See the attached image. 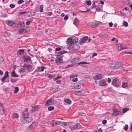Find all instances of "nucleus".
<instances>
[{
    "label": "nucleus",
    "instance_id": "nucleus-1",
    "mask_svg": "<svg viewBox=\"0 0 132 132\" xmlns=\"http://www.w3.org/2000/svg\"><path fill=\"white\" fill-rule=\"evenodd\" d=\"M102 22L100 21H95L94 22H90L88 23V25L93 28L98 26Z\"/></svg>",
    "mask_w": 132,
    "mask_h": 132
},
{
    "label": "nucleus",
    "instance_id": "nucleus-2",
    "mask_svg": "<svg viewBox=\"0 0 132 132\" xmlns=\"http://www.w3.org/2000/svg\"><path fill=\"white\" fill-rule=\"evenodd\" d=\"M117 50L119 51H121L122 50L127 48V46L123 44H117Z\"/></svg>",
    "mask_w": 132,
    "mask_h": 132
},
{
    "label": "nucleus",
    "instance_id": "nucleus-3",
    "mask_svg": "<svg viewBox=\"0 0 132 132\" xmlns=\"http://www.w3.org/2000/svg\"><path fill=\"white\" fill-rule=\"evenodd\" d=\"M112 85L116 87H118L119 86V81L117 78L114 79L112 81Z\"/></svg>",
    "mask_w": 132,
    "mask_h": 132
},
{
    "label": "nucleus",
    "instance_id": "nucleus-4",
    "mask_svg": "<svg viewBox=\"0 0 132 132\" xmlns=\"http://www.w3.org/2000/svg\"><path fill=\"white\" fill-rule=\"evenodd\" d=\"M53 104V100L52 98H50L48 100L45 104V105L47 106H49L52 105Z\"/></svg>",
    "mask_w": 132,
    "mask_h": 132
},
{
    "label": "nucleus",
    "instance_id": "nucleus-5",
    "mask_svg": "<svg viewBox=\"0 0 132 132\" xmlns=\"http://www.w3.org/2000/svg\"><path fill=\"white\" fill-rule=\"evenodd\" d=\"M21 66L23 67H25V69L28 70L31 69L32 68V66L29 64H24V65H21Z\"/></svg>",
    "mask_w": 132,
    "mask_h": 132
},
{
    "label": "nucleus",
    "instance_id": "nucleus-6",
    "mask_svg": "<svg viewBox=\"0 0 132 132\" xmlns=\"http://www.w3.org/2000/svg\"><path fill=\"white\" fill-rule=\"evenodd\" d=\"M88 39V37L87 36H85L84 37L82 38L81 39L79 42L80 44H82V43H84Z\"/></svg>",
    "mask_w": 132,
    "mask_h": 132
},
{
    "label": "nucleus",
    "instance_id": "nucleus-7",
    "mask_svg": "<svg viewBox=\"0 0 132 132\" xmlns=\"http://www.w3.org/2000/svg\"><path fill=\"white\" fill-rule=\"evenodd\" d=\"M113 112L112 114V116H116L119 114H120L121 112L116 110H113Z\"/></svg>",
    "mask_w": 132,
    "mask_h": 132
},
{
    "label": "nucleus",
    "instance_id": "nucleus-8",
    "mask_svg": "<svg viewBox=\"0 0 132 132\" xmlns=\"http://www.w3.org/2000/svg\"><path fill=\"white\" fill-rule=\"evenodd\" d=\"M81 87V84L79 82L76 83L73 86L74 88L75 89H79Z\"/></svg>",
    "mask_w": 132,
    "mask_h": 132
},
{
    "label": "nucleus",
    "instance_id": "nucleus-9",
    "mask_svg": "<svg viewBox=\"0 0 132 132\" xmlns=\"http://www.w3.org/2000/svg\"><path fill=\"white\" fill-rule=\"evenodd\" d=\"M103 77L101 75L98 74L97 75L93 77L94 79L95 80H99L102 78Z\"/></svg>",
    "mask_w": 132,
    "mask_h": 132
},
{
    "label": "nucleus",
    "instance_id": "nucleus-10",
    "mask_svg": "<svg viewBox=\"0 0 132 132\" xmlns=\"http://www.w3.org/2000/svg\"><path fill=\"white\" fill-rule=\"evenodd\" d=\"M116 62L114 61H113L112 63H110L109 65V67L110 68L115 69Z\"/></svg>",
    "mask_w": 132,
    "mask_h": 132
},
{
    "label": "nucleus",
    "instance_id": "nucleus-11",
    "mask_svg": "<svg viewBox=\"0 0 132 132\" xmlns=\"http://www.w3.org/2000/svg\"><path fill=\"white\" fill-rule=\"evenodd\" d=\"M24 61L25 62H28L29 61L31 60V59L28 56H24L23 57Z\"/></svg>",
    "mask_w": 132,
    "mask_h": 132
},
{
    "label": "nucleus",
    "instance_id": "nucleus-12",
    "mask_svg": "<svg viewBox=\"0 0 132 132\" xmlns=\"http://www.w3.org/2000/svg\"><path fill=\"white\" fill-rule=\"evenodd\" d=\"M39 108V105H36L32 108V112H34L38 111Z\"/></svg>",
    "mask_w": 132,
    "mask_h": 132
},
{
    "label": "nucleus",
    "instance_id": "nucleus-13",
    "mask_svg": "<svg viewBox=\"0 0 132 132\" xmlns=\"http://www.w3.org/2000/svg\"><path fill=\"white\" fill-rule=\"evenodd\" d=\"M105 82L106 81L105 80H102L99 82V84L101 86H105L106 85Z\"/></svg>",
    "mask_w": 132,
    "mask_h": 132
},
{
    "label": "nucleus",
    "instance_id": "nucleus-14",
    "mask_svg": "<svg viewBox=\"0 0 132 132\" xmlns=\"http://www.w3.org/2000/svg\"><path fill=\"white\" fill-rule=\"evenodd\" d=\"M6 23L8 25L10 26H11L14 24V21L10 20H7L6 21Z\"/></svg>",
    "mask_w": 132,
    "mask_h": 132
},
{
    "label": "nucleus",
    "instance_id": "nucleus-15",
    "mask_svg": "<svg viewBox=\"0 0 132 132\" xmlns=\"http://www.w3.org/2000/svg\"><path fill=\"white\" fill-rule=\"evenodd\" d=\"M9 72L8 71L6 72L4 74V75L2 79V81H4L5 79L9 76Z\"/></svg>",
    "mask_w": 132,
    "mask_h": 132
},
{
    "label": "nucleus",
    "instance_id": "nucleus-16",
    "mask_svg": "<svg viewBox=\"0 0 132 132\" xmlns=\"http://www.w3.org/2000/svg\"><path fill=\"white\" fill-rule=\"evenodd\" d=\"M81 126L79 123H77L75 125L73 126V129H77L80 128H81Z\"/></svg>",
    "mask_w": 132,
    "mask_h": 132
},
{
    "label": "nucleus",
    "instance_id": "nucleus-17",
    "mask_svg": "<svg viewBox=\"0 0 132 132\" xmlns=\"http://www.w3.org/2000/svg\"><path fill=\"white\" fill-rule=\"evenodd\" d=\"M22 115L24 119L27 118L29 116V114L28 112H24L22 113Z\"/></svg>",
    "mask_w": 132,
    "mask_h": 132
},
{
    "label": "nucleus",
    "instance_id": "nucleus-18",
    "mask_svg": "<svg viewBox=\"0 0 132 132\" xmlns=\"http://www.w3.org/2000/svg\"><path fill=\"white\" fill-rule=\"evenodd\" d=\"M80 60V58L78 57H76L71 60V62H76Z\"/></svg>",
    "mask_w": 132,
    "mask_h": 132
},
{
    "label": "nucleus",
    "instance_id": "nucleus-19",
    "mask_svg": "<svg viewBox=\"0 0 132 132\" xmlns=\"http://www.w3.org/2000/svg\"><path fill=\"white\" fill-rule=\"evenodd\" d=\"M26 29L24 28H23L19 30L18 33L20 34H22L24 33Z\"/></svg>",
    "mask_w": 132,
    "mask_h": 132
},
{
    "label": "nucleus",
    "instance_id": "nucleus-20",
    "mask_svg": "<svg viewBox=\"0 0 132 132\" xmlns=\"http://www.w3.org/2000/svg\"><path fill=\"white\" fill-rule=\"evenodd\" d=\"M18 114L17 113H13L12 114V118H18L19 117Z\"/></svg>",
    "mask_w": 132,
    "mask_h": 132
},
{
    "label": "nucleus",
    "instance_id": "nucleus-21",
    "mask_svg": "<svg viewBox=\"0 0 132 132\" xmlns=\"http://www.w3.org/2000/svg\"><path fill=\"white\" fill-rule=\"evenodd\" d=\"M26 121L27 123L31 122L32 120V118L31 117H28L24 119Z\"/></svg>",
    "mask_w": 132,
    "mask_h": 132
},
{
    "label": "nucleus",
    "instance_id": "nucleus-22",
    "mask_svg": "<svg viewBox=\"0 0 132 132\" xmlns=\"http://www.w3.org/2000/svg\"><path fill=\"white\" fill-rule=\"evenodd\" d=\"M73 94L76 95H80L81 93L82 92L80 91H75L74 90L73 91Z\"/></svg>",
    "mask_w": 132,
    "mask_h": 132
},
{
    "label": "nucleus",
    "instance_id": "nucleus-23",
    "mask_svg": "<svg viewBox=\"0 0 132 132\" xmlns=\"http://www.w3.org/2000/svg\"><path fill=\"white\" fill-rule=\"evenodd\" d=\"M67 42L68 44H70V45L73 44L72 39L70 38H68L67 39Z\"/></svg>",
    "mask_w": 132,
    "mask_h": 132
},
{
    "label": "nucleus",
    "instance_id": "nucleus-24",
    "mask_svg": "<svg viewBox=\"0 0 132 132\" xmlns=\"http://www.w3.org/2000/svg\"><path fill=\"white\" fill-rule=\"evenodd\" d=\"M73 50H78L79 48V45H74L72 46Z\"/></svg>",
    "mask_w": 132,
    "mask_h": 132
},
{
    "label": "nucleus",
    "instance_id": "nucleus-25",
    "mask_svg": "<svg viewBox=\"0 0 132 132\" xmlns=\"http://www.w3.org/2000/svg\"><path fill=\"white\" fill-rule=\"evenodd\" d=\"M128 84L127 83L123 82L122 83V85H121V87L123 88H126L128 87Z\"/></svg>",
    "mask_w": 132,
    "mask_h": 132
},
{
    "label": "nucleus",
    "instance_id": "nucleus-26",
    "mask_svg": "<svg viewBox=\"0 0 132 132\" xmlns=\"http://www.w3.org/2000/svg\"><path fill=\"white\" fill-rule=\"evenodd\" d=\"M38 69L39 72H42L44 71L45 68L44 67L42 66L41 67H38Z\"/></svg>",
    "mask_w": 132,
    "mask_h": 132
},
{
    "label": "nucleus",
    "instance_id": "nucleus-27",
    "mask_svg": "<svg viewBox=\"0 0 132 132\" xmlns=\"http://www.w3.org/2000/svg\"><path fill=\"white\" fill-rule=\"evenodd\" d=\"M4 35L5 37H9L11 35L10 33L7 31L4 32Z\"/></svg>",
    "mask_w": 132,
    "mask_h": 132
},
{
    "label": "nucleus",
    "instance_id": "nucleus-28",
    "mask_svg": "<svg viewBox=\"0 0 132 132\" xmlns=\"http://www.w3.org/2000/svg\"><path fill=\"white\" fill-rule=\"evenodd\" d=\"M11 75L12 76L15 77H18L19 76L18 75H17L16 74L14 70H13L12 72L11 73Z\"/></svg>",
    "mask_w": 132,
    "mask_h": 132
},
{
    "label": "nucleus",
    "instance_id": "nucleus-29",
    "mask_svg": "<svg viewBox=\"0 0 132 132\" xmlns=\"http://www.w3.org/2000/svg\"><path fill=\"white\" fill-rule=\"evenodd\" d=\"M61 124H62L65 126H67L69 125L70 124V122H65L61 121Z\"/></svg>",
    "mask_w": 132,
    "mask_h": 132
},
{
    "label": "nucleus",
    "instance_id": "nucleus-30",
    "mask_svg": "<svg viewBox=\"0 0 132 132\" xmlns=\"http://www.w3.org/2000/svg\"><path fill=\"white\" fill-rule=\"evenodd\" d=\"M121 63H118L116 62L115 66V69L118 68L121 66Z\"/></svg>",
    "mask_w": 132,
    "mask_h": 132
},
{
    "label": "nucleus",
    "instance_id": "nucleus-31",
    "mask_svg": "<svg viewBox=\"0 0 132 132\" xmlns=\"http://www.w3.org/2000/svg\"><path fill=\"white\" fill-rule=\"evenodd\" d=\"M55 62L57 63H61L62 62V59L60 58L55 60Z\"/></svg>",
    "mask_w": 132,
    "mask_h": 132
},
{
    "label": "nucleus",
    "instance_id": "nucleus-32",
    "mask_svg": "<svg viewBox=\"0 0 132 132\" xmlns=\"http://www.w3.org/2000/svg\"><path fill=\"white\" fill-rule=\"evenodd\" d=\"M64 101L65 102L69 104H70L71 102V100L68 99H65Z\"/></svg>",
    "mask_w": 132,
    "mask_h": 132
},
{
    "label": "nucleus",
    "instance_id": "nucleus-33",
    "mask_svg": "<svg viewBox=\"0 0 132 132\" xmlns=\"http://www.w3.org/2000/svg\"><path fill=\"white\" fill-rule=\"evenodd\" d=\"M18 24L21 27H24V24L23 21H20L18 22Z\"/></svg>",
    "mask_w": 132,
    "mask_h": 132
},
{
    "label": "nucleus",
    "instance_id": "nucleus-34",
    "mask_svg": "<svg viewBox=\"0 0 132 132\" xmlns=\"http://www.w3.org/2000/svg\"><path fill=\"white\" fill-rule=\"evenodd\" d=\"M14 89L15 90L14 91V93L16 94L17 93L18 91L19 90V89L18 87H14Z\"/></svg>",
    "mask_w": 132,
    "mask_h": 132
},
{
    "label": "nucleus",
    "instance_id": "nucleus-35",
    "mask_svg": "<svg viewBox=\"0 0 132 132\" xmlns=\"http://www.w3.org/2000/svg\"><path fill=\"white\" fill-rule=\"evenodd\" d=\"M79 22V20L78 19H75L74 21L73 24L75 25L76 26H77V24Z\"/></svg>",
    "mask_w": 132,
    "mask_h": 132
},
{
    "label": "nucleus",
    "instance_id": "nucleus-36",
    "mask_svg": "<svg viewBox=\"0 0 132 132\" xmlns=\"http://www.w3.org/2000/svg\"><path fill=\"white\" fill-rule=\"evenodd\" d=\"M54 109V107L53 106H49L48 108V109L49 111L53 110Z\"/></svg>",
    "mask_w": 132,
    "mask_h": 132
},
{
    "label": "nucleus",
    "instance_id": "nucleus-37",
    "mask_svg": "<svg viewBox=\"0 0 132 132\" xmlns=\"http://www.w3.org/2000/svg\"><path fill=\"white\" fill-rule=\"evenodd\" d=\"M72 40L73 41V43H76L78 42V39L76 37H75L73 39H72Z\"/></svg>",
    "mask_w": 132,
    "mask_h": 132
},
{
    "label": "nucleus",
    "instance_id": "nucleus-38",
    "mask_svg": "<svg viewBox=\"0 0 132 132\" xmlns=\"http://www.w3.org/2000/svg\"><path fill=\"white\" fill-rule=\"evenodd\" d=\"M129 109L128 108H125L123 109L122 110V112L124 113L129 110Z\"/></svg>",
    "mask_w": 132,
    "mask_h": 132
},
{
    "label": "nucleus",
    "instance_id": "nucleus-39",
    "mask_svg": "<svg viewBox=\"0 0 132 132\" xmlns=\"http://www.w3.org/2000/svg\"><path fill=\"white\" fill-rule=\"evenodd\" d=\"M90 63H87L86 62H80L78 64H89Z\"/></svg>",
    "mask_w": 132,
    "mask_h": 132
},
{
    "label": "nucleus",
    "instance_id": "nucleus-40",
    "mask_svg": "<svg viewBox=\"0 0 132 132\" xmlns=\"http://www.w3.org/2000/svg\"><path fill=\"white\" fill-rule=\"evenodd\" d=\"M123 26L126 27H127L128 25V23L125 21H123Z\"/></svg>",
    "mask_w": 132,
    "mask_h": 132
},
{
    "label": "nucleus",
    "instance_id": "nucleus-41",
    "mask_svg": "<svg viewBox=\"0 0 132 132\" xmlns=\"http://www.w3.org/2000/svg\"><path fill=\"white\" fill-rule=\"evenodd\" d=\"M25 72V70L23 68H21L20 69L19 71V72L21 73L22 72Z\"/></svg>",
    "mask_w": 132,
    "mask_h": 132
},
{
    "label": "nucleus",
    "instance_id": "nucleus-42",
    "mask_svg": "<svg viewBox=\"0 0 132 132\" xmlns=\"http://www.w3.org/2000/svg\"><path fill=\"white\" fill-rule=\"evenodd\" d=\"M54 122H55V123L56 125L61 124V121H56L54 120Z\"/></svg>",
    "mask_w": 132,
    "mask_h": 132
},
{
    "label": "nucleus",
    "instance_id": "nucleus-43",
    "mask_svg": "<svg viewBox=\"0 0 132 132\" xmlns=\"http://www.w3.org/2000/svg\"><path fill=\"white\" fill-rule=\"evenodd\" d=\"M86 4L88 5H90L92 4L90 0H88L86 2Z\"/></svg>",
    "mask_w": 132,
    "mask_h": 132
},
{
    "label": "nucleus",
    "instance_id": "nucleus-44",
    "mask_svg": "<svg viewBox=\"0 0 132 132\" xmlns=\"http://www.w3.org/2000/svg\"><path fill=\"white\" fill-rule=\"evenodd\" d=\"M43 6L42 5H40L39 6V11L40 12H43Z\"/></svg>",
    "mask_w": 132,
    "mask_h": 132
},
{
    "label": "nucleus",
    "instance_id": "nucleus-45",
    "mask_svg": "<svg viewBox=\"0 0 132 132\" xmlns=\"http://www.w3.org/2000/svg\"><path fill=\"white\" fill-rule=\"evenodd\" d=\"M62 77L61 76H59L56 77V78L54 79V81H55L56 80H57L61 78Z\"/></svg>",
    "mask_w": 132,
    "mask_h": 132
},
{
    "label": "nucleus",
    "instance_id": "nucleus-46",
    "mask_svg": "<svg viewBox=\"0 0 132 132\" xmlns=\"http://www.w3.org/2000/svg\"><path fill=\"white\" fill-rule=\"evenodd\" d=\"M78 75H71L70 76V78H72L73 77H77Z\"/></svg>",
    "mask_w": 132,
    "mask_h": 132
},
{
    "label": "nucleus",
    "instance_id": "nucleus-47",
    "mask_svg": "<svg viewBox=\"0 0 132 132\" xmlns=\"http://www.w3.org/2000/svg\"><path fill=\"white\" fill-rule=\"evenodd\" d=\"M54 120H52L51 122V124L53 126H54L55 125L54 121Z\"/></svg>",
    "mask_w": 132,
    "mask_h": 132
},
{
    "label": "nucleus",
    "instance_id": "nucleus-48",
    "mask_svg": "<svg viewBox=\"0 0 132 132\" xmlns=\"http://www.w3.org/2000/svg\"><path fill=\"white\" fill-rule=\"evenodd\" d=\"M90 11V10L87 9L85 11H79V12H82V13H86V12H89Z\"/></svg>",
    "mask_w": 132,
    "mask_h": 132
},
{
    "label": "nucleus",
    "instance_id": "nucleus-49",
    "mask_svg": "<svg viewBox=\"0 0 132 132\" xmlns=\"http://www.w3.org/2000/svg\"><path fill=\"white\" fill-rule=\"evenodd\" d=\"M24 2V1L23 0H19L18 2V4H21Z\"/></svg>",
    "mask_w": 132,
    "mask_h": 132
},
{
    "label": "nucleus",
    "instance_id": "nucleus-50",
    "mask_svg": "<svg viewBox=\"0 0 132 132\" xmlns=\"http://www.w3.org/2000/svg\"><path fill=\"white\" fill-rule=\"evenodd\" d=\"M27 13L26 11H22L20 12L19 13V14H21L23 15L25 14L26 13Z\"/></svg>",
    "mask_w": 132,
    "mask_h": 132
},
{
    "label": "nucleus",
    "instance_id": "nucleus-51",
    "mask_svg": "<svg viewBox=\"0 0 132 132\" xmlns=\"http://www.w3.org/2000/svg\"><path fill=\"white\" fill-rule=\"evenodd\" d=\"M48 77L51 78H52L54 77V76L51 74H49L48 75Z\"/></svg>",
    "mask_w": 132,
    "mask_h": 132
},
{
    "label": "nucleus",
    "instance_id": "nucleus-52",
    "mask_svg": "<svg viewBox=\"0 0 132 132\" xmlns=\"http://www.w3.org/2000/svg\"><path fill=\"white\" fill-rule=\"evenodd\" d=\"M78 80V79L77 78H74L72 79V81L73 82H76Z\"/></svg>",
    "mask_w": 132,
    "mask_h": 132
},
{
    "label": "nucleus",
    "instance_id": "nucleus-53",
    "mask_svg": "<svg viewBox=\"0 0 132 132\" xmlns=\"http://www.w3.org/2000/svg\"><path fill=\"white\" fill-rule=\"evenodd\" d=\"M4 61L3 58L1 56H0V64Z\"/></svg>",
    "mask_w": 132,
    "mask_h": 132
},
{
    "label": "nucleus",
    "instance_id": "nucleus-54",
    "mask_svg": "<svg viewBox=\"0 0 132 132\" xmlns=\"http://www.w3.org/2000/svg\"><path fill=\"white\" fill-rule=\"evenodd\" d=\"M128 128V126L127 125H126L125 126L124 128V130H127Z\"/></svg>",
    "mask_w": 132,
    "mask_h": 132
},
{
    "label": "nucleus",
    "instance_id": "nucleus-55",
    "mask_svg": "<svg viewBox=\"0 0 132 132\" xmlns=\"http://www.w3.org/2000/svg\"><path fill=\"white\" fill-rule=\"evenodd\" d=\"M15 6V5L14 4H10V7L11 8H13Z\"/></svg>",
    "mask_w": 132,
    "mask_h": 132
},
{
    "label": "nucleus",
    "instance_id": "nucleus-56",
    "mask_svg": "<svg viewBox=\"0 0 132 132\" xmlns=\"http://www.w3.org/2000/svg\"><path fill=\"white\" fill-rule=\"evenodd\" d=\"M31 22V21H28L26 22V24L27 25H29L30 24Z\"/></svg>",
    "mask_w": 132,
    "mask_h": 132
},
{
    "label": "nucleus",
    "instance_id": "nucleus-57",
    "mask_svg": "<svg viewBox=\"0 0 132 132\" xmlns=\"http://www.w3.org/2000/svg\"><path fill=\"white\" fill-rule=\"evenodd\" d=\"M108 34H104L103 36V38H106L108 37Z\"/></svg>",
    "mask_w": 132,
    "mask_h": 132
},
{
    "label": "nucleus",
    "instance_id": "nucleus-58",
    "mask_svg": "<svg viewBox=\"0 0 132 132\" xmlns=\"http://www.w3.org/2000/svg\"><path fill=\"white\" fill-rule=\"evenodd\" d=\"M61 82V80L60 79V80H57L56 81V83H57V84H59Z\"/></svg>",
    "mask_w": 132,
    "mask_h": 132
},
{
    "label": "nucleus",
    "instance_id": "nucleus-59",
    "mask_svg": "<svg viewBox=\"0 0 132 132\" xmlns=\"http://www.w3.org/2000/svg\"><path fill=\"white\" fill-rule=\"evenodd\" d=\"M96 7L95 4L94 3H93L92 5V7L93 8H95Z\"/></svg>",
    "mask_w": 132,
    "mask_h": 132
},
{
    "label": "nucleus",
    "instance_id": "nucleus-60",
    "mask_svg": "<svg viewBox=\"0 0 132 132\" xmlns=\"http://www.w3.org/2000/svg\"><path fill=\"white\" fill-rule=\"evenodd\" d=\"M106 122H107V121L106 120H103L102 121V123L103 124H106Z\"/></svg>",
    "mask_w": 132,
    "mask_h": 132
},
{
    "label": "nucleus",
    "instance_id": "nucleus-61",
    "mask_svg": "<svg viewBox=\"0 0 132 132\" xmlns=\"http://www.w3.org/2000/svg\"><path fill=\"white\" fill-rule=\"evenodd\" d=\"M11 81L13 83H14L16 81V80L14 79H11Z\"/></svg>",
    "mask_w": 132,
    "mask_h": 132
},
{
    "label": "nucleus",
    "instance_id": "nucleus-62",
    "mask_svg": "<svg viewBox=\"0 0 132 132\" xmlns=\"http://www.w3.org/2000/svg\"><path fill=\"white\" fill-rule=\"evenodd\" d=\"M61 48L60 47H57V48L55 50L56 51H60L61 50Z\"/></svg>",
    "mask_w": 132,
    "mask_h": 132
},
{
    "label": "nucleus",
    "instance_id": "nucleus-63",
    "mask_svg": "<svg viewBox=\"0 0 132 132\" xmlns=\"http://www.w3.org/2000/svg\"><path fill=\"white\" fill-rule=\"evenodd\" d=\"M96 10L97 11H100L101 10L100 8L98 7L96 8Z\"/></svg>",
    "mask_w": 132,
    "mask_h": 132
},
{
    "label": "nucleus",
    "instance_id": "nucleus-64",
    "mask_svg": "<svg viewBox=\"0 0 132 132\" xmlns=\"http://www.w3.org/2000/svg\"><path fill=\"white\" fill-rule=\"evenodd\" d=\"M113 23L112 22H110L109 23V26L110 27H112L113 25Z\"/></svg>",
    "mask_w": 132,
    "mask_h": 132
}]
</instances>
